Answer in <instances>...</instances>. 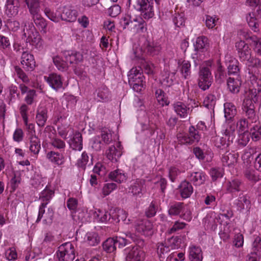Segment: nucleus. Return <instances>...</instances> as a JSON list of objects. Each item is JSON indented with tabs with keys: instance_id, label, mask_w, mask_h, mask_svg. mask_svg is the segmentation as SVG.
<instances>
[{
	"instance_id": "1a4fd4ad",
	"label": "nucleus",
	"mask_w": 261,
	"mask_h": 261,
	"mask_svg": "<svg viewBox=\"0 0 261 261\" xmlns=\"http://www.w3.org/2000/svg\"><path fill=\"white\" fill-rule=\"evenodd\" d=\"M124 251L126 261H141L144 258V252L137 246L126 248Z\"/></svg>"
},
{
	"instance_id": "6e6d98bb",
	"label": "nucleus",
	"mask_w": 261,
	"mask_h": 261,
	"mask_svg": "<svg viewBox=\"0 0 261 261\" xmlns=\"http://www.w3.org/2000/svg\"><path fill=\"white\" fill-rule=\"evenodd\" d=\"M231 143V142H228L227 138L223 136L221 137H216L214 139L215 145L217 148H221L222 147H225V146L228 147Z\"/></svg>"
},
{
	"instance_id": "e433bc0d",
	"label": "nucleus",
	"mask_w": 261,
	"mask_h": 261,
	"mask_svg": "<svg viewBox=\"0 0 261 261\" xmlns=\"http://www.w3.org/2000/svg\"><path fill=\"white\" fill-rule=\"evenodd\" d=\"M208 46V39L205 36H200L197 38L196 43L194 44L195 50H201L205 51Z\"/></svg>"
},
{
	"instance_id": "0eeeda50",
	"label": "nucleus",
	"mask_w": 261,
	"mask_h": 261,
	"mask_svg": "<svg viewBox=\"0 0 261 261\" xmlns=\"http://www.w3.org/2000/svg\"><path fill=\"white\" fill-rule=\"evenodd\" d=\"M185 212V206L183 202H176L171 203L169 207L168 214L170 216L179 215L180 218L187 220L190 221L192 217L190 212L186 213Z\"/></svg>"
},
{
	"instance_id": "ea45409f",
	"label": "nucleus",
	"mask_w": 261,
	"mask_h": 261,
	"mask_svg": "<svg viewBox=\"0 0 261 261\" xmlns=\"http://www.w3.org/2000/svg\"><path fill=\"white\" fill-rule=\"evenodd\" d=\"M53 62L57 69L61 71H67L68 68V64L66 60H64L62 58L56 56L54 57Z\"/></svg>"
},
{
	"instance_id": "4c0bfd02",
	"label": "nucleus",
	"mask_w": 261,
	"mask_h": 261,
	"mask_svg": "<svg viewBox=\"0 0 261 261\" xmlns=\"http://www.w3.org/2000/svg\"><path fill=\"white\" fill-rule=\"evenodd\" d=\"M54 195V191L47 187L40 193L39 200L41 203H46L47 204Z\"/></svg>"
},
{
	"instance_id": "79ce46f5",
	"label": "nucleus",
	"mask_w": 261,
	"mask_h": 261,
	"mask_svg": "<svg viewBox=\"0 0 261 261\" xmlns=\"http://www.w3.org/2000/svg\"><path fill=\"white\" fill-rule=\"evenodd\" d=\"M115 241L114 238H110L102 243V248L107 253L114 252L116 250Z\"/></svg>"
},
{
	"instance_id": "13d9d810",
	"label": "nucleus",
	"mask_w": 261,
	"mask_h": 261,
	"mask_svg": "<svg viewBox=\"0 0 261 261\" xmlns=\"http://www.w3.org/2000/svg\"><path fill=\"white\" fill-rule=\"evenodd\" d=\"M186 225V224L185 223L176 221L174 223L173 226L167 231L166 233L168 234L173 233L177 231L184 229Z\"/></svg>"
},
{
	"instance_id": "393cba45",
	"label": "nucleus",
	"mask_w": 261,
	"mask_h": 261,
	"mask_svg": "<svg viewBox=\"0 0 261 261\" xmlns=\"http://www.w3.org/2000/svg\"><path fill=\"white\" fill-rule=\"evenodd\" d=\"M178 68L182 77L185 79L190 78L191 74V65L189 61L184 60L178 63Z\"/></svg>"
},
{
	"instance_id": "2f4dec72",
	"label": "nucleus",
	"mask_w": 261,
	"mask_h": 261,
	"mask_svg": "<svg viewBox=\"0 0 261 261\" xmlns=\"http://www.w3.org/2000/svg\"><path fill=\"white\" fill-rule=\"evenodd\" d=\"M122 154L121 149H117L114 145L110 146L106 151L107 157L113 162H117Z\"/></svg>"
},
{
	"instance_id": "9b49d317",
	"label": "nucleus",
	"mask_w": 261,
	"mask_h": 261,
	"mask_svg": "<svg viewBox=\"0 0 261 261\" xmlns=\"http://www.w3.org/2000/svg\"><path fill=\"white\" fill-rule=\"evenodd\" d=\"M239 58L242 61H248L251 57V50L245 41L240 40L236 44Z\"/></svg>"
},
{
	"instance_id": "864d4df0",
	"label": "nucleus",
	"mask_w": 261,
	"mask_h": 261,
	"mask_svg": "<svg viewBox=\"0 0 261 261\" xmlns=\"http://www.w3.org/2000/svg\"><path fill=\"white\" fill-rule=\"evenodd\" d=\"M94 217L97 220L101 222H106L110 218V214L108 212L98 210L95 213Z\"/></svg>"
},
{
	"instance_id": "2eb2a0df",
	"label": "nucleus",
	"mask_w": 261,
	"mask_h": 261,
	"mask_svg": "<svg viewBox=\"0 0 261 261\" xmlns=\"http://www.w3.org/2000/svg\"><path fill=\"white\" fill-rule=\"evenodd\" d=\"M237 210L242 212L243 210L249 211L251 207V201L250 197L247 195H244L243 193L239 194V196L235 202Z\"/></svg>"
},
{
	"instance_id": "603ef678",
	"label": "nucleus",
	"mask_w": 261,
	"mask_h": 261,
	"mask_svg": "<svg viewBox=\"0 0 261 261\" xmlns=\"http://www.w3.org/2000/svg\"><path fill=\"white\" fill-rule=\"evenodd\" d=\"M195 53L192 54V58L193 60L194 65L197 67L199 65L201 62L205 58V51H201V50H195Z\"/></svg>"
},
{
	"instance_id": "a878e982",
	"label": "nucleus",
	"mask_w": 261,
	"mask_h": 261,
	"mask_svg": "<svg viewBox=\"0 0 261 261\" xmlns=\"http://www.w3.org/2000/svg\"><path fill=\"white\" fill-rule=\"evenodd\" d=\"M227 73L220 61H217L216 70L215 72L216 81L219 84L224 83L227 79Z\"/></svg>"
},
{
	"instance_id": "a211bd4d",
	"label": "nucleus",
	"mask_w": 261,
	"mask_h": 261,
	"mask_svg": "<svg viewBox=\"0 0 261 261\" xmlns=\"http://www.w3.org/2000/svg\"><path fill=\"white\" fill-rule=\"evenodd\" d=\"M47 112V109L45 106L40 105L38 107L36 115V120L39 126L43 127L45 125L48 118Z\"/></svg>"
},
{
	"instance_id": "bf43d9fd",
	"label": "nucleus",
	"mask_w": 261,
	"mask_h": 261,
	"mask_svg": "<svg viewBox=\"0 0 261 261\" xmlns=\"http://www.w3.org/2000/svg\"><path fill=\"white\" fill-rule=\"evenodd\" d=\"M127 213L123 210H118L117 212V221H122L124 223L128 224L133 222V220L130 219H127Z\"/></svg>"
},
{
	"instance_id": "5fc2aeb1",
	"label": "nucleus",
	"mask_w": 261,
	"mask_h": 261,
	"mask_svg": "<svg viewBox=\"0 0 261 261\" xmlns=\"http://www.w3.org/2000/svg\"><path fill=\"white\" fill-rule=\"evenodd\" d=\"M87 241L90 246L96 245L100 242L99 237L96 232L87 233Z\"/></svg>"
},
{
	"instance_id": "37998d69",
	"label": "nucleus",
	"mask_w": 261,
	"mask_h": 261,
	"mask_svg": "<svg viewBox=\"0 0 261 261\" xmlns=\"http://www.w3.org/2000/svg\"><path fill=\"white\" fill-rule=\"evenodd\" d=\"M246 20L250 28L254 32H257L259 31V23L256 18L253 17L251 13L247 14Z\"/></svg>"
},
{
	"instance_id": "c03bdc74",
	"label": "nucleus",
	"mask_w": 261,
	"mask_h": 261,
	"mask_svg": "<svg viewBox=\"0 0 261 261\" xmlns=\"http://www.w3.org/2000/svg\"><path fill=\"white\" fill-rule=\"evenodd\" d=\"M155 94L157 100L160 105L162 106L169 105L170 101L163 90L161 89H156Z\"/></svg>"
},
{
	"instance_id": "c9c22d12",
	"label": "nucleus",
	"mask_w": 261,
	"mask_h": 261,
	"mask_svg": "<svg viewBox=\"0 0 261 261\" xmlns=\"http://www.w3.org/2000/svg\"><path fill=\"white\" fill-rule=\"evenodd\" d=\"M109 178L113 181L121 183L126 180V176L123 172L119 169L111 172L109 174Z\"/></svg>"
},
{
	"instance_id": "aec40b11",
	"label": "nucleus",
	"mask_w": 261,
	"mask_h": 261,
	"mask_svg": "<svg viewBox=\"0 0 261 261\" xmlns=\"http://www.w3.org/2000/svg\"><path fill=\"white\" fill-rule=\"evenodd\" d=\"M178 189L181 197L185 199L190 197L193 192V188L191 183L187 180L180 183Z\"/></svg>"
},
{
	"instance_id": "f8f14e48",
	"label": "nucleus",
	"mask_w": 261,
	"mask_h": 261,
	"mask_svg": "<svg viewBox=\"0 0 261 261\" xmlns=\"http://www.w3.org/2000/svg\"><path fill=\"white\" fill-rule=\"evenodd\" d=\"M21 64L25 71H33L36 66L34 56L28 52H23L21 58Z\"/></svg>"
},
{
	"instance_id": "052dcab7",
	"label": "nucleus",
	"mask_w": 261,
	"mask_h": 261,
	"mask_svg": "<svg viewBox=\"0 0 261 261\" xmlns=\"http://www.w3.org/2000/svg\"><path fill=\"white\" fill-rule=\"evenodd\" d=\"M146 50L151 55L158 54L161 50V47L154 42H148L146 45Z\"/></svg>"
},
{
	"instance_id": "5701e85b",
	"label": "nucleus",
	"mask_w": 261,
	"mask_h": 261,
	"mask_svg": "<svg viewBox=\"0 0 261 261\" xmlns=\"http://www.w3.org/2000/svg\"><path fill=\"white\" fill-rule=\"evenodd\" d=\"M243 183L241 180L235 178L231 179L226 182V191L232 194L241 190Z\"/></svg>"
},
{
	"instance_id": "a18cd8bd",
	"label": "nucleus",
	"mask_w": 261,
	"mask_h": 261,
	"mask_svg": "<svg viewBox=\"0 0 261 261\" xmlns=\"http://www.w3.org/2000/svg\"><path fill=\"white\" fill-rule=\"evenodd\" d=\"M254 103L261 101V88L249 89L246 94Z\"/></svg>"
},
{
	"instance_id": "4468645a",
	"label": "nucleus",
	"mask_w": 261,
	"mask_h": 261,
	"mask_svg": "<svg viewBox=\"0 0 261 261\" xmlns=\"http://www.w3.org/2000/svg\"><path fill=\"white\" fill-rule=\"evenodd\" d=\"M77 15V10L72 6H65L63 8L61 19L69 22H73L76 20Z\"/></svg>"
},
{
	"instance_id": "f3484780",
	"label": "nucleus",
	"mask_w": 261,
	"mask_h": 261,
	"mask_svg": "<svg viewBox=\"0 0 261 261\" xmlns=\"http://www.w3.org/2000/svg\"><path fill=\"white\" fill-rule=\"evenodd\" d=\"M64 58L70 64H77L83 60V55L76 51H65Z\"/></svg>"
},
{
	"instance_id": "6ab92c4d",
	"label": "nucleus",
	"mask_w": 261,
	"mask_h": 261,
	"mask_svg": "<svg viewBox=\"0 0 261 261\" xmlns=\"http://www.w3.org/2000/svg\"><path fill=\"white\" fill-rule=\"evenodd\" d=\"M19 3L14 0H7L6 4V13L9 17L16 16L20 7Z\"/></svg>"
},
{
	"instance_id": "7ed1b4c3",
	"label": "nucleus",
	"mask_w": 261,
	"mask_h": 261,
	"mask_svg": "<svg viewBox=\"0 0 261 261\" xmlns=\"http://www.w3.org/2000/svg\"><path fill=\"white\" fill-rule=\"evenodd\" d=\"M177 138L180 144H192L198 142L201 138V134L199 131L193 125L189 127L188 134H177Z\"/></svg>"
},
{
	"instance_id": "412c9836",
	"label": "nucleus",
	"mask_w": 261,
	"mask_h": 261,
	"mask_svg": "<svg viewBox=\"0 0 261 261\" xmlns=\"http://www.w3.org/2000/svg\"><path fill=\"white\" fill-rule=\"evenodd\" d=\"M96 99L100 102H107L110 98V93L108 88L105 85L98 87L95 92Z\"/></svg>"
},
{
	"instance_id": "39448f33",
	"label": "nucleus",
	"mask_w": 261,
	"mask_h": 261,
	"mask_svg": "<svg viewBox=\"0 0 261 261\" xmlns=\"http://www.w3.org/2000/svg\"><path fill=\"white\" fill-rule=\"evenodd\" d=\"M33 20L39 30L43 33L47 32V23L45 19L40 14L39 3L35 6H31L29 10Z\"/></svg>"
},
{
	"instance_id": "338daca9",
	"label": "nucleus",
	"mask_w": 261,
	"mask_h": 261,
	"mask_svg": "<svg viewBox=\"0 0 261 261\" xmlns=\"http://www.w3.org/2000/svg\"><path fill=\"white\" fill-rule=\"evenodd\" d=\"M54 211L52 207H48L47 211L43 215V223L49 225L52 223L54 217Z\"/></svg>"
},
{
	"instance_id": "4d7b16f0",
	"label": "nucleus",
	"mask_w": 261,
	"mask_h": 261,
	"mask_svg": "<svg viewBox=\"0 0 261 261\" xmlns=\"http://www.w3.org/2000/svg\"><path fill=\"white\" fill-rule=\"evenodd\" d=\"M244 175L247 179L252 182H256L259 179L257 172L253 169L246 170Z\"/></svg>"
},
{
	"instance_id": "cd10ccee",
	"label": "nucleus",
	"mask_w": 261,
	"mask_h": 261,
	"mask_svg": "<svg viewBox=\"0 0 261 261\" xmlns=\"http://www.w3.org/2000/svg\"><path fill=\"white\" fill-rule=\"evenodd\" d=\"M189 258L190 261H202L203 256L200 247L192 245L189 248Z\"/></svg>"
},
{
	"instance_id": "0e129e2a",
	"label": "nucleus",
	"mask_w": 261,
	"mask_h": 261,
	"mask_svg": "<svg viewBox=\"0 0 261 261\" xmlns=\"http://www.w3.org/2000/svg\"><path fill=\"white\" fill-rule=\"evenodd\" d=\"M216 103V97L213 94H208L204 99L203 105L207 109H212Z\"/></svg>"
},
{
	"instance_id": "6e6552de",
	"label": "nucleus",
	"mask_w": 261,
	"mask_h": 261,
	"mask_svg": "<svg viewBox=\"0 0 261 261\" xmlns=\"http://www.w3.org/2000/svg\"><path fill=\"white\" fill-rule=\"evenodd\" d=\"M136 230L141 234L150 236L153 233V225L147 219H139L135 222Z\"/></svg>"
},
{
	"instance_id": "473e14b6",
	"label": "nucleus",
	"mask_w": 261,
	"mask_h": 261,
	"mask_svg": "<svg viewBox=\"0 0 261 261\" xmlns=\"http://www.w3.org/2000/svg\"><path fill=\"white\" fill-rule=\"evenodd\" d=\"M224 117L226 120H231L237 114L235 106L230 102H226L224 105Z\"/></svg>"
},
{
	"instance_id": "8fccbe9b",
	"label": "nucleus",
	"mask_w": 261,
	"mask_h": 261,
	"mask_svg": "<svg viewBox=\"0 0 261 261\" xmlns=\"http://www.w3.org/2000/svg\"><path fill=\"white\" fill-rule=\"evenodd\" d=\"M171 249L178 248L180 246L181 239L179 236H172L166 241Z\"/></svg>"
},
{
	"instance_id": "bb28decb",
	"label": "nucleus",
	"mask_w": 261,
	"mask_h": 261,
	"mask_svg": "<svg viewBox=\"0 0 261 261\" xmlns=\"http://www.w3.org/2000/svg\"><path fill=\"white\" fill-rule=\"evenodd\" d=\"M174 112L181 118H187L189 111L188 108L184 103L177 101L173 104Z\"/></svg>"
},
{
	"instance_id": "b1692460",
	"label": "nucleus",
	"mask_w": 261,
	"mask_h": 261,
	"mask_svg": "<svg viewBox=\"0 0 261 261\" xmlns=\"http://www.w3.org/2000/svg\"><path fill=\"white\" fill-rule=\"evenodd\" d=\"M213 66V62L208 60L204 62L203 66L199 70V79L212 80L211 68Z\"/></svg>"
},
{
	"instance_id": "e2e57ef3",
	"label": "nucleus",
	"mask_w": 261,
	"mask_h": 261,
	"mask_svg": "<svg viewBox=\"0 0 261 261\" xmlns=\"http://www.w3.org/2000/svg\"><path fill=\"white\" fill-rule=\"evenodd\" d=\"M19 93L18 91L17 87L16 86H11L9 88V94L8 96L9 103L14 102L16 97H19Z\"/></svg>"
},
{
	"instance_id": "423d86ee",
	"label": "nucleus",
	"mask_w": 261,
	"mask_h": 261,
	"mask_svg": "<svg viewBox=\"0 0 261 261\" xmlns=\"http://www.w3.org/2000/svg\"><path fill=\"white\" fill-rule=\"evenodd\" d=\"M23 36L25 38L26 43L35 46L38 45L41 40L39 33L32 23L24 25Z\"/></svg>"
},
{
	"instance_id": "4be33fe9",
	"label": "nucleus",
	"mask_w": 261,
	"mask_h": 261,
	"mask_svg": "<svg viewBox=\"0 0 261 261\" xmlns=\"http://www.w3.org/2000/svg\"><path fill=\"white\" fill-rule=\"evenodd\" d=\"M239 154L235 152H226L222 157V162L224 166H230L236 164Z\"/></svg>"
},
{
	"instance_id": "dca6fc26",
	"label": "nucleus",
	"mask_w": 261,
	"mask_h": 261,
	"mask_svg": "<svg viewBox=\"0 0 261 261\" xmlns=\"http://www.w3.org/2000/svg\"><path fill=\"white\" fill-rule=\"evenodd\" d=\"M189 181L193 183L195 186H199L204 184L206 174L204 172L199 171L192 172L187 176Z\"/></svg>"
},
{
	"instance_id": "7c9ffc66",
	"label": "nucleus",
	"mask_w": 261,
	"mask_h": 261,
	"mask_svg": "<svg viewBox=\"0 0 261 261\" xmlns=\"http://www.w3.org/2000/svg\"><path fill=\"white\" fill-rule=\"evenodd\" d=\"M70 146L75 150L81 151L83 148L82 134L76 132L69 142Z\"/></svg>"
},
{
	"instance_id": "c85d7f7f",
	"label": "nucleus",
	"mask_w": 261,
	"mask_h": 261,
	"mask_svg": "<svg viewBox=\"0 0 261 261\" xmlns=\"http://www.w3.org/2000/svg\"><path fill=\"white\" fill-rule=\"evenodd\" d=\"M46 158L50 162L58 166L63 164L65 162L63 154L54 151H49Z\"/></svg>"
},
{
	"instance_id": "3c124183",
	"label": "nucleus",
	"mask_w": 261,
	"mask_h": 261,
	"mask_svg": "<svg viewBox=\"0 0 261 261\" xmlns=\"http://www.w3.org/2000/svg\"><path fill=\"white\" fill-rule=\"evenodd\" d=\"M242 159L244 163L247 164L251 163L254 159V150L252 148L246 149L244 150V153L242 156Z\"/></svg>"
},
{
	"instance_id": "f257e3e1",
	"label": "nucleus",
	"mask_w": 261,
	"mask_h": 261,
	"mask_svg": "<svg viewBox=\"0 0 261 261\" xmlns=\"http://www.w3.org/2000/svg\"><path fill=\"white\" fill-rule=\"evenodd\" d=\"M154 0H135L134 8L141 12L142 17L134 15L130 10L120 20L123 29H127L135 33H143L147 31V23L144 20L149 19L154 16Z\"/></svg>"
},
{
	"instance_id": "58836bf2",
	"label": "nucleus",
	"mask_w": 261,
	"mask_h": 261,
	"mask_svg": "<svg viewBox=\"0 0 261 261\" xmlns=\"http://www.w3.org/2000/svg\"><path fill=\"white\" fill-rule=\"evenodd\" d=\"M236 125L234 124H229L226 128L222 131L223 136L227 138L228 142H233L235 138Z\"/></svg>"
},
{
	"instance_id": "69168bd1",
	"label": "nucleus",
	"mask_w": 261,
	"mask_h": 261,
	"mask_svg": "<svg viewBox=\"0 0 261 261\" xmlns=\"http://www.w3.org/2000/svg\"><path fill=\"white\" fill-rule=\"evenodd\" d=\"M210 174L212 180L215 181L218 178H220L223 176V170L220 168H213L211 169Z\"/></svg>"
},
{
	"instance_id": "c756f323",
	"label": "nucleus",
	"mask_w": 261,
	"mask_h": 261,
	"mask_svg": "<svg viewBox=\"0 0 261 261\" xmlns=\"http://www.w3.org/2000/svg\"><path fill=\"white\" fill-rule=\"evenodd\" d=\"M227 87L232 93H238L240 91L241 85L240 77H229L227 81Z\"/></svg>"
},
{
	"instance_id": "20e7f679",
	"label": "nucleus",
	"mask_w": 261,
	"mask_h": 261,
	"mask_svg": "<svg viewBox=\"0 0 261 261\" xmlns=\"http://www.w3.org/2000/svg\"><path fill=\"white\" fill-rule=\"evenodd\" d=\"M73 245L67 242L59 246L57 252L59 261H73L75 258Z\"/></svg>"
},
{
	"instance_id": "49530a36",
	"label": "nucleus",
	"mask_w": 261,
	"mask_h": 261,
	"mask_svg": "<svg viewBox=\"0 0 261 261\" xmlns=\"http://www.w3.org/2000/svg\"><path fill=\"white\" fill-rule=\"evenodd\" d=\"M250 134L248 132H243L239 136L237 140L238 146L243 148L247 145L250 140Z\"/></svg>"
},
{
	"instance_id": "f704fd0d",
	"label": "nucleus",
	"mask_w": 261,
	"mask_h": 261,
	"mask_svg": "<svg viewBox=\"0 0 261 261\" xmlns=\"http://www.w3.org/2000/svg\"><path fill=\"white\" fill-rule=\"evenodd\" d=\"M30 150L34 154H38L41 149L40 140L36 135L30 136Z\"/></svg>"
},
{
	"instance_id": "de8ad7c7",
	"label": "nucleus",
	"mask_w": 261,
	"mask_h": 261,
	"mask_svg": "<svg viewBox=\"0 0 261 261\" xmlns=\"http://www.w3.org/2000/svg\"><path fill=\"white\" fill-rule=\"evenodd\" d=\"M252 139L257 141L261 139V125L259 123L254 125L250 129Z\"/></svg>"
},
{
	"instance_id": "09e8293b",
	"label": "nucleus",
	"mask_w": 261,
	"mask_h": 261,
	"mask_svg": "<svg viewBox=\"0 0 261 261\" xmlns=\"http://www.w3.org/2000/svg\"><path fill=\"white\" fill-rule=\"evenodd\" d=\"M44 11L46 16L53 21L59 22L61 19V14L59 12H54L48 8H45Z\"/></svg>"
},
{
	"instance_id": "72a5a7b5",
	"label": "nucleus",
	"mask_w": 261,
	"mask_h": 261,
	"mask_svg": "<svg viewBox=\"0 0 261 261\" xmlns=\"http://www.w3.org/2000/svg\"><path fill=\"white\" fill-rule=\"evenodd\" d=\"M144 183V180L137 179L130 187L129 192L133 195L140 196Z\"/></svg>"
},
{
	"instance_id": "774afa93",
	"label": "nucleus",
	"mask_w": 261,
	"mask_h": 261,
	"mask_svg": "<svg viewBox=\"0 0 261 261\" xmlns=\"http://www.w3.org/2000/svg\"><path fill=\"white\" fill-rule=\"evenodd\" d=\"M115 241L116 248H122L126 245L128 243H130V240L128 239L124 238L123 236H117L115 238H113Z\"/></svg>"
},
{
	"instance_id": "ddd939ff",
	"label": "nucleus",
	"mask_w": 261,
	"mask_h": 261,
	"mask_svg": "<svg viewBox=\"0 0 261 261\" xmlns=\"http://www.w3.org/2000/svg\"><path fill=\"white\" fill-rule=\"evenodd\" d=\"M44 79L54 90L58 91L63 87L62 77L60 74L51 73L44 76Z\"/></svg>"
},
{
	"instance_id": "9d476101",
	"label": "nucleus",
	"mask_w": 261,
	"mask_h": 261,
	"mask_svg": "<svg viewBox=\"0 0 261 261\" xmlns=\"http://www.w3.org/2000/svg\"><path fill=\"white\" fill-rule=\"evenodd\" d=\"M241 35L243 38L253 47L254 50L261 56V38L253 35L251 32H243Z\"/></svg>"
},
{
	"instance_id": "a19ab883",
	"label": "nucleus",
	"mask_w": 261,
	"mask_h": 261,
	"mask_svg": "<svg viewBox=\"0 0 261 261\" xmlns=\"http://www.w3.org/2000/svg\"><path fill=\"white\" fill-rule=\"evenodd\" d=\"M240 69L237 61L231 62L227 66V74L228 75H234L236 77L240 76Z\"/></svg>"
},
{
	"instance_id": "f03ea898",
	"label": "nucleus",
	"mask_w": 261,
	"mask_h": 261,
	"mask_svg": "<svg viewBox=\"0 0 261 261\" xmlns=\"http://www.w3.org/2000/svg\"><path fill=\"white\" fill-rule=\"evenodd\" d=\"M128 83L137 92H141L144 88V75L140 70L132 68L128 74Z\"/></svg>"
},
{
	"instance_id": "680f3d73",
	"label": "nucleus",
	"mask_w": 261,
	"mask_h": 261,
	"mask_svg": "<svg viewBox=\"0 0 261 261\" xmlns=\"http://www.w3.org/2000/svg\"><path fill=\"white\" fill-rule=\"evenodd\" d=\"M253 253L258 256H261V238L256 236L253 242Z\"/></svg>"
}]
</instances>
